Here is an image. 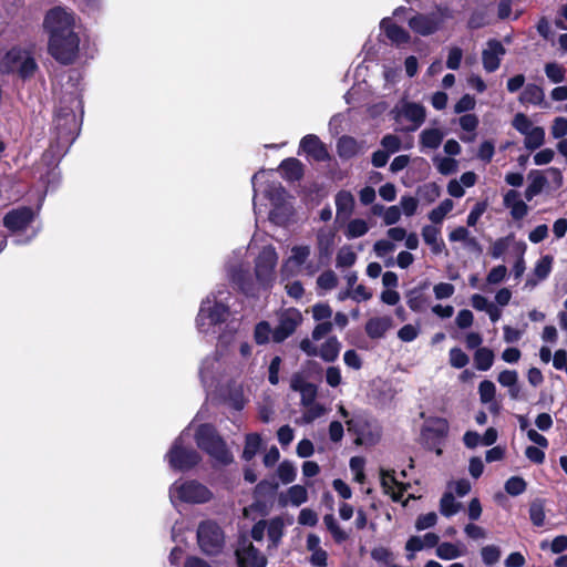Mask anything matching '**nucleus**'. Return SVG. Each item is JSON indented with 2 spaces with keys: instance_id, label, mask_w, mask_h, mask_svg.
I'll list each match as a JSON object with an SVG mask.
<instances>
[{
  "instance_id": "obj_1",
  "label": "nucleus",
  "mask_w": 567,
  "mask_h": 567,
  "mask_svg": "<svg viewBox=\"0 0 567 567\" xmlns=\"http://www.w3.org/2000/svg\"><path fill=\"white\" fill-rule=\"evenodd\" d=\"M246 252L234 251L226 264L227 277L237 289L248 297H256L264 289H269L276 279L278 254L272 245L265 246L255 259V279L244 262Z\"/></svg>"
},
{
  "instance_id": "obj_2",
  "label": "nucleus",
  "mask_w": 567,
  "mask_h": 567,
  "mask_svg": "<svg viewBox=\"0 0 567 567\" xmlns=\"http://www.w3.org/2000/svg\"><path fill=\"white\" fill-rule=\"evenodd\" d=\"M231 292L225 287H218L206 296L200 302L196 317V328L202 334H218V346L229 347L236 339L240 320L234 317L230 309Z\"/></svg>"
},
{
  "instance_id": "obj_3",
  "label": "nucleus",
  "mask_w": 567,
  "mask_h": 567,
  "mask_svg": "<svg viewBox=\"0 0 567 567\" xmlns=\"http://www.w3.org/2000/svg\"><path fill=\"white\" fill-rule=\"evenodd\" d=\"M43 29L49 35L48 51L51 56L61 64L73 63L80 49L75 13L69 8L56 6L45 13Z\"/></svg>"
},
{
  "instance_id": "obj_4",
  "label": "nucleus",
  "mask_w": 567,
  "mask_h": 567,
  "mask_svg": "<svg viewBox=\"0 0 567 567\" xmlns=\"http://www.w3.org/2000/svg\"><path fill=\"white\" fill-rule=\"evenodd\" d=\"M83 116V102L75 92L64 94L59 102L54 123L56 141L52 145L53 153L63 155L75 141Z\"/></svg>"
},
{
  "instance_id": "obj_5",
  "label": "nucleus",
  "mask_w": 567,
  "mask_h": 567,
  "mask_svg": "<svg viewBox=\"0 0 567 567\" xmlns=\"http://www.w3.org/2000/svg\"><path fill=\"white\" fill-rule=\"evenodd\" d=\"M268 175H272V171H259L251 177V184L254 188V213L258 219L261 214V207L256 203L257 188L256 184L258 181L265 179V188L262 194L267 198L272 209L269 212V219L276 225H284L287 223L290 214L291 206L287 202V192L284 186L276 181H269L266 178Z\"/></svg>"
},
{
  "instance_id": "obj_6",
  "label": "nucleus",
  "mask_w": 567,
  "mask_h": 567,
  "mask_svg": "<svg viewBox=\"0 0 567 567\" xmlns=\"http://www.w3.org/2000/svg\"><path fill=\"white\" fill-rule=\"evenodd\" d=\"M190 432L185 429L174 441L165 455L171 468L186 472L196 466L199 461V454L190 446Z\"/></svg>"
},
{
  "instance_id": "obj_7",
  "label": "nucleus",
  "mask_w": 567,
  "mask_h": 567,
  "mask_svg": "<svg viewBox=\"0 0 567 567\" xmlns=\"http://www.w3.org/2000/svg\"><path fill=\"white\" fill-rule=\"evenodd\" d=\"M198 447L205 451L216 463L228 465L233 462V455L224 440L216 433L214 426L202 424L195 433Z\"/></svg>"
},
{
  "instance_id": "obj_8",
  "label": "nucleus",
  "mask_w": 567,
  "mask_h": 567,
  "mask_svg": "<svg viewBox=\"0 0 567 567\" xmlns=\"http://www.w3.org/2000/svg\"><path fill=\"white\" fill-rule=\"evenodd\" d=\"M450 424L446 419L439 416H429L424 420L421 432L420 443L429 450L435 452L436 455H442L443 445L447 439Z\"/></svg>"
},
{
  "instance_id": "obj_9",
  "label": "nucleus",
  "mask_w": 567,
  "mask_h": 567,
  "mask_svg": "<svg viewBox=\"0 0 567 567\" xmlns=\"http://www.w3.org/2000/svg\"><path fill=\"white\" fill-rule=\"evenodd\" d=\"M311 247L308 245H295L291 248L290 256L284 261L281 266L282 277H289L295 274H305L313 276L321 267L322 262L310 259Z\"/></svg>"
},
{
  "instance_id": "obj_10",
  "label": "nucleus",
  "mask_w": 567,
  "mask_h": 567,
  "mask_svg": "<svg viewBox=\"0 0 567 567\" xmlns=\"http://www.w3.org/2000/svg\"><path fill=\"white\" fill-rule=\"evenodd\" d=\"M213 493L197 481H176L169 487V498L173 505L178 499L184 503L203 504L208 502Z\"/></svg>"
},
{
  "instance_id": "obj_11",
  "label": "nucleus",
  "mask_w": 567,
  "mask_h": 567,
  "mask_svg": "<svg viewBox=\"0 0 567 567\" xmlns=\"http://www.w3.org/2000/svg\"><path fill=\"white\" fill-rule=\"evenodd\" d=\"M449 19H452L451 10L439 7L430 13H416L409 19V27L413 32L426 37L439 31Z\"/></svg>"
},
{
  "instance_id": "obj_12",
  "label": "nucleus",
  "mask_w": 567,
  "mask_h": 567,
  "mask_svg": "<svg viewBox=\"0 0 567 567\" xmlns=\"http://www.w3.org/2000/svg\"><path fill=\"white\" fill-rule=\"evenodd\" d=\"M197 542L206 555H217L225 544L224 532L213 520L202 522L197 528Z\"/></svg>"
},
{
  "instance_id": "obj_13",
  "label": "nucleus",
  "mask_w": 567,
  "mask_h": 567,
  "mask_svg": "<svg viewBox=\"0 0 567 567\" xmlns=\"http://www.w3.org/2000/svg\"><path fill=\"white\" fill-rule=\"evenodd\" d=\"M302 320V313L296 308L281 310L278 315V324L272 332V341L276 343L284 342L296 332Z\"/></svg>"
},
{
  "instance_id": "obj_14",
  "label": "nucleus",
  "mask_w": 567,
  "mask_h": 567,
  "mask_svg": "<svg viewBox=\"0 0 567 567\" xmlns=\"http://www.w3.org/2000/svg\"><path fill=\"white\" fill-rule=\"evenodd\" d=\"M426 118L425 107L416 102L402 101L395 109V120L409 122L404 127L405 132H414L423 125Z\"/></svg>"
},
{
  "instance_id": "obj_15",
  "label": "nucleus",
  "mask_w": 567,
  "mask_h": 567,
  "mask_svg": "<svg viewBox=\"0 0 567 567\" xmlns=\"http://www.w3.org/2000/svg\"><path fill=\"white\" fill-rule=\"evenodd\" d=\"M228 347H219L217 344L216 351L207 355L200 364L199 368V378L202 381V384L206 389L214 388L218 381V377L221 372V363L220 359L223 355V351L226 350Z\"/></svg>"
},
{
  "instance_id": "obj_16",
  "label": "nucleus",
  "mask_w": 567,
  "mask_h": 567,
  "mask_svg": "<svg viewBox=\"0 0 567 567\" xmlns=\"http://www.w3.org/2000/svg\"><path fill=\"white\" fill-rule=\"evenodd\" d=\"M35 213L32 208L23 206L12 209L3 217V226L12 233L25 229L34 219Z\"/></svg>"
},
{
  "instance_id": "obj_17",
  "label": "nucleus",
  "mask_w": 567,
  "mask_h": 567,
  "mask_svg": "<svg viewBox=\"0 0 567 567\" xmlns=\"http://www.w3.org/2000/svg\"><path fill=\"white\" fill-rule=\"evenodd\" d=\"M506 54V49L501 41L492 39L486 43V48L482 52V63L486 72H495Z\"/></svg>"
},
{
  "instance_id": "obj_18",
  "label": "nucleus",
  "mask_w": 567,
  "mask_h": 567,
  "mask_svg": "<svg viewBox=\"0 0 567 567\" xmlns=\"http://www.w3.org/2000/svg\"><path fill=\"white\" fill-rule=\"evenodd\" d=\"M299 150L316 162H326L330 159L326 145L315 134L303 136L300 141Z\"/></svg>"
},
{
  "instance_id": "obj_19",
  "label": "nucleus",
  "mask_w": 567,
  "mask_h": 567,
  "mask_svg": "<svg viewBox=\"0 0 567 567\" xmlns=\"http://www.w3.org/2000/svg\"><path fill=\"white\" fill-rule=\"evenodd\" d=\"M22 59L23 63L18 65L17 73L23 78H30L34 74L38 65L31 52L18 47L12 48L6 54V60Z\"/></svg>"
},
{
  "instance_id": "obj_20",
  "label": "nucleus",
  "mask_w": 567,
  "mask_h": 567,
  "mask_svg": "<svg viewBox=\"0 0 567 567\" xmlns=\"http://www.w3.org/2000/svg\"><path fill=\"white\" fill-rule=\"evenodd\" d=\"M336 219L346 221L352 216L355 209L354 195L347 189H341L334 195Z\"/></svg>"
},
{
  "instance_id": "obj_21",
  "label": "nucleus",
  "mask_w": 567,
  "mask_h": 567,
  "mask_svg": "<svg viewBox=\"0 0 567 567\" xmlns=\"http://www.w3.org/2000/svg\"><path fill=\"white\" fill-rule=\"evenodd\" d=\"M236 556L240 567H266L267 564V558L252 544H243Z\"/></svg>"
},
{
  "instance_id": "obj_22",
  "label": "nucleus",
  "mask_w": 567,
  "mask_h": 567,
  "mask_svg": "<svg viewBox=\"0 0 567 567\" xmlns=\"http://www.w3.org/2000/svg\"><path fill=\"white\" fill-rule=\"evenodd\" d=\"M306 548L311 553L309 563L313 567L328 566V553L321 547V539L317 534H309L306 539Z\"/></svg>"
},
{
  "instance_id": "obj_23",
  "label": "nucleus",
  "mask_w": 567,
  "mask_h": 567,
  "mask_svg": "<svg viewBox=\"0 0 567 567\" xmlns=\"http://www.w3.org/2000/svg\"><path fill=\"white\" fill-rule=\"evenodd\" d=\"M336 234L333 230L328 228H320L317 231V249L318 258L322 265L330 259L333 246H334Z\"/></svg>"
},
{
  "instance_id": "obj_24",
  "label": "nucleus",
  "mask_w": 567,
  "mask_h": 567,
  "mask_svg": "<svg viewBox=\"0 0 567 567\" xmlns=\"http://www.w3.org/2000/svg\"><path fill=\"white\" fill-rule=\"evenodd\" d=\"M381 30L386 38L395 45L405 44L410 41V34L403 28L392 22L391 18H383L380 22Z\"/></svg>"
},
{
  "instance_id": "obj_25",
  "label": "nucleus",
  "mask_w": 567,
  "mask_h": 567,
  "mask_svg": "<svg viewBox=\"0 0 567 567\" xmlns=\"http://www.w3.org/2000/svg\"><path fill=\"white\" fill-rule=\"evenodd\" d=\"M380 475L384 493L390 495L394 502H400L404 488H402V484L396 481L394 471L381 470Z\"/></svg>"
},
{
  "instance_id": "obj_26",
  "label": "nucleus",
  "mask_w": 567,
  "mask_h": 567,
  "mask_svg": "<svg viewBox=\"0 0 567 567\" xmlns=\"http://www.w3.org/2000/svg\"><path fill=\"white\" fill-rule=\"evenodd\" d=\"M518 101L524 105L532 104L535 106H547L545 103V92L543 87L534 83H528L524 86Z\"/></svg>"
},
{
  "instance_id": "obj_27",
  "label": "nucleus",
  "mask_w": 567,
  "mask_h": 567,
  "mask_svg": "<svg viewBox=\"0 0 567 567\" xmlns=\"http://www.w3.org/2000/svg\"><path fill=\"white\" fill-rule=\"evenodd\" d=\"M422 238L430 246L434 255L441 254L445 249V244L441 238V229L434 225H425L422 228Z\"/></svg>"
},
{
  "instance_id": "obj_28",
  "label": "nucleus",
  "mask_w": 567,
  "mask_h": 567,
  "mask_svg": "<svg viewBox=\"0 0 567 567\" xmlns=\"http://www.w3.org/2000/svg\"><path fill=\"white\" fill-rule=\"evenodd\" d=\"M445 133L436 127L424 128L419 136L421 150H436L444 140Z\"/></svg>"
},
{
  "instance_id": "obj_29",
  "label": "nucleus",
  "mask_w": 567,
  "mask_h": 567,
  "mask_svg": "<svg viewBox=\"0 0 567 567\" xmlns=\"http://www.w3.org/2000/svg\"><path fill=\"white\" fill-rule=\"evenodd\" d=\"M392 319L390 317H374L368 320L365 332L371 339H380L391 328Z\"/></svg>"
},
{
  "instance_id": "obj_30",
  "label": "nucleus",
  "mask_w": 567,
  "mask_h": 567,
  "mask_svg": "<svg viewBox=\"0 0 567 567\" xmlns=\"http://www.w3.org/2000/svg\"><path fill=\"white\" fill-rule=\"evenodd\" d=\"M361 151L360 144L351 136H342L337 143V153L342 159H350Z\"/></svg>"
},
{
  "instance_id": "obj_31",
  "label": "nucleus",
  "mask_w": 567,
  "mask_h": 567,
  "mask_svg": "<svg viewBox=\"0 0 567 567\" xmlns=\"http://www.w3.org/2000/svg\"><path fill=\"white\" fill-rule=\"evenodd\" d=\"M341 349V343L337 337H329L320 348H318V355L326 362H333L338 359Z\"/></svg>"
},
{
  "instance_id": "obj_32",
  "label": "nucleus",
  "mask_w": 567,
  "mask_h": 567,
  "mask_svg": "<svg viewBox=\"0 0 567 567\" xmlns=\"http://www.w3.org/2000/svg\"><path fill=\"white\" fill-rule=\"evenodd\" d=\"M279 168L282 177L290 182L299 181L303 174L301 162L293 157L284 159Z\"/></svg>"
},
{
  "instance_id": "obj_33",
  "label": "nucleus",
  "mask_w": 567,
  "mask_h": 567,
  "mask_svg": "<svg viewBox=\"0 0 567 567\" xmlns=\"http://www.w3.org/2000/svg\"><path fill=\"white\" fill-rule=\"evenodd\" d=\"M343 234L347 239L352 240L367 235L370 230V226L367 220L362 218H353L347 220Z\"/></svg>"
},
{
  "instance_id": "obj_34",
  "label": "nucleus",
  "mask_w": 567,
  "mask_h": 567,
  "mask_svg": "<svg viewBox=\"0 0 567 567\" xmlns=\"http://www.w3.org/2000/svg\"><path fill=\"white\" fill-rule=\"evenodd\" d=\"M465 547L453 543H441L435 550L436 556L443 560H453L465 555Z\"/></svg>"
},
{
  "instance_id": "obj_35",
  "label": "nucleus",
  "mask_w": 567,
  "mask_h": 567,
  "mask_svg": "<svg viewBox=\"0 0 567 567\" xmlns=\"http://www.w3.org/2000/svg\"><path fill=\"white\" fill-rule=\"evenodd\" d=\"M427 286L429 284L424 282L422 286L413 288L408 292L406 303L412 311L421 312L424 309L426 305V298L424 297L422 290Z\"/></svg>"
},
{
  "instance_id": "obj_36",
  "label": "nucleus",
  "mask_w": 567,
  "mask_h": 567,
  "mask_svg": "<svg viewBox=\"0 0 567 567\" xmlns=\"http://www.w3.org/2000/svg\"><path fill=\"white\" fill-rule=\"evenodd\" d=\"M494 352L493 350L483 347L478 348L474 353V364L478 371H487L493 367L494 363Z\"/></svg>"
},
{
  "instance_id": "obj_37",
  "label": "nucleus",
  "mask_w": 567,
  "mask_h": 567,
  "mask_svg": "<svg viewBox=\"0 0 567 567\" xmlns=\"http://www.w3.org/2000/svg\"><path fill=\"white\" fill-rule=\"evenodd\" d=\"M261 447V437L258 433H249L246 435L243 458L247 462L251 461Z\"/></svg>"
},
{
  "instance_id": "obj_38",
  "label": "nucleus",
  "mask_w": 567,
  "mask_h": 567,
  "mask_svg": "<svg viewBox=\"0 0 567 567\" xmlns=\"http://www.w3.org/2000/svg\"><path fill=\"white\" fill-rule=\"evenodd\" d=\"M460 509L461 503L455 501L453 493L451 491L445 492L440 501V513L445 517H451Z\"/></svg>"
},
{
  "instance_id": "obj_39",
  "label": "nucleus",
  "mask_w": 567,
  "mask_h": 567,
  "mask_svg": "<svg viewBox=\"0 0 567 567\" xmlns=\"http://www.w3.org/2000/svg\"><path fill=\"white\" fill-rule=\"evenodd\" d=\"M460 126L463 131L472 133L471 136H461V140L466 143H471L475 138V131L478 126V117L475 114L468 113L462 115L458 120Z\"/></svg>"
},
{
  "instance_id": "obj_40",
  "label": "nucleus",
  "mask_w": 567,
  "mask_h": 567,
  "mask_svg": "<svg viewBox=\"0 0 567 567\" xmlns=\"http://www.w3.org/2000/svg\"><path fill=\"white\" fill-rule=\"evenodd\" d=\"M323 523L337 544H341L348 539V533L340 527L332 514L324 515Z\"/></svg>"
},
{
  "instance_id": "obj_41",
  "label": "nucleus",
  "mask_w": 567,
  "mask_h": 567,
  "mask_svg": "<svg viewBox=\"0 0 567 567\" xmlns=\"http://www.w3.org/2000/svg\"><path fill=\"white\" fill-rule=\"evenodd\" d=\"M284 520L281 517H274L267 522V534L274 547H277L284 535Z\"/></svg>"
},
{
  "instance_id": "obj_42",
  "label": "nucleus",
  "mask_w": 567,
  "mask_h": 567,
  "mask_svg": "<svg viewBox=\"0 0 567 567\" xmlns=\"http://www.w3.org/2000/svg\"><path fill=\"white\" fill-rule=\"evenodd\" d=\"M545 142V130L540 126H535L530 132L525 135L524 145L527 150L534 151L539 148Z\"/></svg>"
},
{
  "instance_id": "obj_43",
  "label": "nucleus",
  "mask_w": 567,
  "mask_h": 567,
  "mask_svg": "<svg viewBox=\"0 0 567 567\" xmlns=\"http://www.w3.org/2000/svg\"><path fill=\"white\" fill-rule=\"evenodd\" d=\"M277 475L282 484H290L297 477V467L291 461L285 460L278 465Z\"/></svg>"
},
{
  "instance_id": "obj_44",
  "label": "nucleus",
  "mask_w": 567,
  "mask_h": 567,
  "mask_svg": "<svg viewBox=\"0 0 567 567\" xmlns=\"http://www.w3.org/2000/svg\"><path fill=\"white\" fill-rule=\"evenodd\" d=\"M271 326L268 321H260L256 324L254 330V339L257 344H266L269 340H272Z\"/></svg>"
},
{
  "instance_id": "obj_45",
  "label": "nucleus",
  "mask_w": 567,
  "mask_h": 567,
  "mask_svg": "<svg viewBox=\"0 0 567 567\" xmlns=\"http://www.w3.org/2000/svg\"><path fill=\"white\" fill-rule=\"evenodd\" d=\"M288 502L292 506H300L308 499V492L302 485H292L287 491Z\"/></svg>"
},
{
  "instance_id": "obj_46",
  "label": "nucleus",
  "mask_w": 567,
  "mask_h": 567,
  "mask_svg": "<svg viewBox=\"0 0 567 567\" xmlns=\"http://www.w3.org/2000/svg\"><path fill=\"white\" fill-rule=\"evenodd\" d=\"M336 261L339 268L351 267L357 261V254L350 246H343L339 249Z\"/></svg>"
},
{
  "instance_id": "obj_47",
  "label": "nucleus",
  "mask_w": 567,
  "mask_h": 567,
  "mask_svg": "<svg viewBox=\"0 0 567 567\" xmlns=\"http://www.w3.org/2000/svg\"><path fill=\"white\" fill-rule=\"evenodd\" d=\"M529 517L535 526L540 527L544 525L546 515L544 502L542 499H536L530 504Z\"/></svg>"
},
{
  "instance_id": "obj_48",
  "label": "nucleus",
  "mask_w": 567,
  "mask_h": 567,
  "mask_svg": "<svg viewBox=\"0 0 567 567\" xmlns=\"http://www.w3.org/2000/svg\"><path fill=\"white\" fill-rule=\"evenodd\" d=\"M545 74L553 83H561L565 81L566 70L557 62H549L545 64Z\"/></svg>"
},
{
  "instance_id": "obj_49",
  "label": "nucleus",
  "mask_w": 567,
  "mask_h": 567,
  "mask_svg": "<svg viewBox=\"0 0 567 567\" xmlns=\"http://www.w3.org/2000/svg\"><path fill=\"white\" fill-rule=\"evenodd\" d=\"M433 162L442 175H451L457 169V162L452 157L435 156Z\"/></svg>"
},
{
  "instance_id": "obj_50",
  "label": "nucleus",
  "mask_w": 567,
  "mask_h": 567,
  "mask_svg": "<svg viewBox=\"0 0 567 567\" xmlns=\"http://www.w3.org/2000/svg\"><path fill=\"white\" fill-rule=\"evenodd\" d=\"M501 548L496 545H486L481 549L482 561L486 566L495 565L501 558Z\"/></svg>"
},
{
  "instance_id": "obj_51",
  "label": "nucleus",
  "mask_w": 567,
  "mask_h": 567,
  "mask_svg": "<svg viewBox=\"0 0 567 567\" xmlns=\"http://www.w3.org/2000/svg\"><path fill=\"white\" fill-rule=\"evenodd\" d=\"M513 241L514 235H508L506 237L498 238L497 240L494 241V244L491 247V256L494 259L502 258Z\"/></svg>"
},
{
  "instance_id": "obj_52",
  "label": "nucleus",
  "mask_w": 567,
  "mask_h": 567,
  "mask_svg": "<svg viewBox=\"0 0 567 567\" xmlns=\"http://www.w3.org/2000/svg\"><path fill=\"white\" fill-rule=\"evenodd\" d=\"M478 394L482 403H492L495 399L496 386L489 380H484L478 385Z\"/></svg>"
},
{
  "instance_id": "obj_53",
  "label": "nucleus",
  "mask_w": 567,
  "mask_h": 567,
  "mask_svg": "<svg viewBox=\"0 0 567 567\" xmlns=\"http://www.w3.org/2000/svg\"><path fill=\"white\" fill-rule=\"evenodd\" d=\"M553 258L548 255L543 256L535 265L534 277L538 280L546 279L551 271Z\"/></svg>"
},
{
  "instance_id": "obj_54",
  "label": "nucleus",
  "mask_w": 567,
  "mask_h": 567,
  "mask_svg": "<svg viewBox=\"0 0 567 567\" xmlns=\"http://www.w3.org/2000/svg\"><path fill=\"white\" fill-rule=\"evenodd\" d=\"M526 482L520 476H512L505 483V491L512 496H518L526 491Z\"/></svg>"
},
{
  "instance_id": "obj_55",
  "label": "nucleus",
  "mask_w": 567,
  "mask_h": 567,
  "mask_svg": "<svg viewBox=\"0 0 567 567\" xmlns=\"http://www.w3.org/2000/svg\"><path fill=\"white\" fill-rule=\"evenodd\" d=\"M450 364L455 369H462L470 362L468 355L460 348H452L449 353Z\"/></svg>"
},
{
  "instance_id": "obj_56",
  "label": "nucleus",
  "mask_w": 567,
  "mask_h": 567,
  "mask_svg": "<svg viewBox=\"0 0 567 567\" xmlns=\"http://www.w3.org/2000/svg\"><path fill=\"white\" fill-rule=\"evenodd\" d=\"M326 412V409L320 403H312L306 406L305 412L302 413V421L306 424L312 423L315 420L321 417Z\"/></svg>"
},
{
  "instance_id": "obj_57",
  "label": "nucleus",
  "mask_w": 567,
  "mask_h": 567,
  "mask_svg": "<svg viewBox=\"0 0 567 567\" xmlns=\"http://www.w3.org/2000/svg\"><path fill=\"white\" fill-rule=\"evenodd\" d=\"M545 183H546V179L540 174H537L536 176H534L532 182L529 183V185L527 186V188L525 190V198L528 202L532 200L536 195H538L542 192Z\"/></svg>"
},
{
  "instance_id": "obj_58",
  "label": "nucleus",
  "mask_w": 567,
  "mask_h": 567,
  "mask_svg": "<svg viewBox=\"0 0 567 567\" xmlns=\"http://www.w3.org/2000/svg\"><path fill=\"white\" fill-rule=\"evenodd\" d=\"M512 125L524 136L535 127L524 113H517L513 118Z\"/></svg>"
},
{
  "instance_id": "obj_59",
  "label": "nucleus",
  "mask_w": 567,
  "mask_h": 567,
  "mask_svg": "<svg viewBox=\"0 0 567 567\" xmlns=\"http://www.w3.org/2000/svg\"><path fill=\"white\" fill-rule=\"evenodd\" d=\"M381 145L386 153L394 154L401 148V140L399 136L393 134H386L381 140Z\"/></svg>"
},
{
  "instance_id": "obj_60",
  "label": "nucleus",
  "mask_w": 567,
  "mask_h": 567,
  "mask_svg": "<svg viewBox=\"0 0 567 567\" xmlns=\"http://www.w3.org/2000/svg\"><path fill=\"white\" fill-rule=\"evenodd\" d=\"M337 284L338 278L336 274L331 270L322 272L317 279L318 287L324 290L333 289L337 286Z\"/></svg>"
},
{
  "instance_id": "obj_61",
  "label": "nucleus",
  "mask_w": 567,
  "mask_h": 567,
  "mask_svg": "<svg viewBox=\"0 0 567 567\" xmlns=\"http://www.w3.org/2000/svg\"><path fill=\"white\" fill-rule=\"evenodd\" d=\"M419 200L413 196H402L400 199L401 214L410 217L416 213Z\"/></svg>"
},
{
  "instance_id": "obj_62",
  "label": "nucleus",
  "mask_w": 567,
  "mask_h": 567,
  "mask_svg": "<svg viewBox=\"0 0 567 567\" xmlns=\"http://www.w3.org/2000/svg\"><path fill=\"white\" fill-rule=\"evenodd\" d=\"M475 105H476L475 99L470 94H465L455 103L454 112L456 114L470 112V111L474 110Z\"/></svg>"
},
{
  "instance_id": "obj_63",
  "label": "nucleus",
  "mask_w": 567,
  "mask_h": 567,
  "mask_svg": "<svg viewBox=\"0 0 567 567\" xmlns=\"http://www.w3.org/2000/svg\"><path fill=\"white\" fill-rule=\"evenodd\" d=\"M507 276V268L504 265H498L492 268L486 277L489 285L501 284Z\"/></svg>"
},
{
  "instance_id": "obj_64",
  "label": "nucleus",
  "mask_w": 567,
  "mask_h": 567,
  "mask_svg": "<svg viewBox=\"0 0 567 567\" xmlns=\"http://www.w3.org/2000/svg\"><path fill=\"white\" fill-rule=\"evenodd\" d=\"M550 133L554 138H563L567 135V118L556 117L553 122Z\"/></svg>"
}]
</instances>
